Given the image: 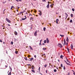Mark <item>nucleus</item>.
Listing matches in <instances>:
<instances>
[{"mask_svg":"<svg viewBox=\"0 0 75 75\" xmlns=\"http://www.w3.org/2000/svg\"><path fill=\"white\" fill-rule=\"evenodd\" d=\"M6 20L7 22H8L9 23H11V21H10V20H9L7 18H6Z\"/></svg>","mask_w":75,"mask_h":75,"instance_id":"f257e3e1","label":"nucleus"},{"mask_svg":"<svg viewBox=\"0 0 75 75\" xmlns=\"http://www.w3.org/2000/svg\"><path fill=\"white\" fill-rule=\"evenodd\" d=\"M37 30L35 31V32L34 33V35L35 37H37Z\"/></svg>","mask_w":75,"mask_h":75,"instance_id":"f03ea898","label":"nucleus"},{"mask_svg":"<svg viewBox=\"0 0 75 75\" xmlns=\"http://www.w3.org/2000/svg\"><path fill=\"white\" fill-rule=\"evenodd\" d=\"M39 12H40V13H39V15H40V16H41V15H42V13H41V11H38Z\"/></svg>","mask_w":75,"mask_h":75,"instance_id":"7ed1b4c3","label":"nucleus"},{"mask_svg":"<svg viewBox=\"0 0 75 75\" xmlns=\"http://www.w3.org/2000/svg\"><path fill=\"white\" fill-rule=\"evenodd\" d=\"M58 45L59 47H60V48H62V45H61V44L59 43Z\"/></svg>","mask_w":75,"mask_h":75,"instance_id":"20e7f679","label":"nucleus"},{"mask_svg":"<svg viewBox=\"0 0 75 75\" xmlns=\"http://www.w3.org/2000/svg\"><path fill=\"white\" fill-rule=\"evenodd\" d=\"M65 14L66 15V18L65 19V20H66V19H67V17H68V14H67V13H65Z\"/></svg>","mask_w":75,"mask_h":75,"instance_id":"39448f33","label":"nucleus"},{"mask_svg":"<svg viewBox=\"0 0 75 75\" xmlns=\"http://www.w3.org/2000/svg\"><path fill=\"white\" fill-rule=\"evenodd\" d=\"M64 61L66 62V63L67 64V65H70V64L68 63V62H67V61H66L64 60Z\"/></svg>","mask_w":75,"mask_h":75,"instance_id":"423d86ee","label":"nucleus"},{"mask_svg":"<svg viewBox=\"0 0 75 75\" xmlns=\"http://www.w3.org/2000/svg\"><path fill=\"white\" fill-rule=\"evenodd\" d=\"M46 41H47V43H49V40L48 39V38H47Z\"/></svg>","mask_w":75,"mask_h":75,"instance_id":"0eeeda50","label":"nucleus"},{"mask_svg":"<svg viewBox=\"0 0 75 75\" xmlns=\"http://www.w3.org/2000/svg\"><path fill=\"white\" fill-rule=\"evenodd\" d=\"M59 21V20H58V19H57L56 20V22L57 24H58V21Z\"/></svg>","mask_w":75,"mask_h":75,"instance_id":"6e6552de","label":"nucleus"},{"mask_svg":"<svg viewBox=\"0 0 75 75\" xmlns=\"http://www.w3.org/2000/svg\"><path fill=\"white\" fill-rule=\"evenodd\" d=\"M14 33L15 35H17L18 33H17V32L15 31L14 32Z\"/></svg>","mask_w":75,"mask_h":75,"instance_id":"1a4fd4ad","label":"nucleus"},{"mask_svg":"<svg viewBox=\"0 0 75 75\" xmlns=\"http://www.w3.org/2000/svg\"><path fill=\"white\" fill-rule=\"evenodd\" d=\"M49 7H50V4H48L47 5V8H49Z\"/></svg>","mask_w":75,"mask_h":75,"instance_id":"9d476101","label":"nucleus"},{"mask_svg":"<svg viewBox=\"0 0 75 75\" xmlns=\"http://www.w3.org/2000/svg\"><path fill=\"white\" fill-rule=\"evenodd\" d=\"M32 69H34V68H35V67H34V65H33L32 67H31Z\"/></svg>","mask_w":75,"mask_h":75,"instance_id":"9b49d317","label":"nucleus"},{"mask_svg":"<svg viewBox=\"0 0 75 75\" xmlns=\"http://www.w3.org/2000/svg\"><path fill=\"white\" fill-rule=\"evenodd\" d=\"M63 57H64V56L62 55H61L60 56V58H62V59H63Z\"/></svg>","mask_w":75,"mask_h":75,"instance_id":"f8f14e48","label":"nucleus"},{"mask_svg":"<svg viewBox=\"0 0 75 75\" xmlns=\"http://www.w3.org/2000/svg\"><path fill=\"white\" fill-rule=\"evenodd\" d=\"M14 8V7L13 6H12L11 8V10H12V8Z\"/></svg>","mask_w":75,"mask_h":75,"instance_id":"ddd939ff","label":"nucleus"},{"mask_svg":"<svg viewBox=\"0 0 75 75\" xmlns=\"http://www.w3.org/2000/svg\"><path fill=\"white\" fill-rule=\"evenodd\" d=\"M74 47V46H73V45H72H72H71V48L72 49V50H73V47Z\"/></svg>","mask_w":75,"mask_h":75,"instance_id":"4468645a","label":"nucleus"},{"mask_svg":"<svg viewBox=\"0 0 75 75\" xmlns=\"http://www.w3.org/2000/svg\"><path fill=\"white\" fill-rule=\"evenodd\" d=\"M29 47L30 50H33V48L31 47V46H29Z\"/></svg>","mask_w":75,"mask_h":75,"instance_id":"2eb2a0df","label":"nucleus"},{"mask_svg":"<svg viewBox=\"0 0 75 75\" xmlns=\"http://www.w3.org/2000/svg\"><path fill=\"white\" fill-rule=\"evenodd\" d=\"M68 43L66 42H65V45H66L67 46H68Z\"/></svg>","mask_w":75,"mask_h":75,"instance_id":"dca6fc26","label":"nucleus"},{"mask_svg":"<svg viewBox=\"0 0 75 75\" xmlns=\"http://www.w3.org/2000/svg\"><path fill=\"white\" fill-rule=\"evenodd\" d=\"M25 19H26V18H22V20H25Z\"/></svg>","mask_w":75,"mask_h":75,"instance_id":"f3484780","label":"nucleus"},{"mask_svg":"<svg viewBox=\"0 0 75 75\" xmlns=\"http://www.w3.org/2000/svg\"><path fill=\"white\" fill-rule=\"evenodd\" d=\"M31 71L32 72H33V73H35V71L34 70H32Z\"/></svg>","mask_w":75,"mask_h":75,"instance_id":"a211bd4d","label":"nucleus"},{"mask_svg":"<svg viewBox=\"0 0 75 75\" xmlns=\"http://www.w3.org/2000/svg\"><path fill=\"white\" fill-rule=\"evenodd\" d=\"M53 6V5L52 4H51L50 6V7H51V8H52V7H53V6Z\"/></svg>","mask_w":75,"mask_h":75,"instance_id":"6ab92c4d","label":"nucleus"},{"mask_svg":"<svg viewBox=\"0 0 75 75\" xmlns=\"http://www.w3.org/2000/svg\"><path fill=\"white\" fill-rule=\"evenodd\" d=\"M66 42V41H65V39H64V45H65Z\"/></svg>","mask_w":75,"mask_h":75,"instance_id":"aec40b11","label":"nucleus"},{"mask_svg":"<svg viewBox=\"0 0 75 75\" xmlns=\"http://www.w3.org/2000/svg\"><path fill=\"white\" fill-rule=\"evenodd\" d=\"M9 69H11V72L12 69L11 68V67H10V66H9Z\"/></svg>","mask_w":75,"mask_h":75,"instance_id":"412c9836","label":"nucleus"},{"mask_svg":"<svg viewBox=\"0 0 75 75\" xmlns=\"http://www.w3.org/2000/svg\"><path fill=\"white\" fill-rule=\"evenodd\" d=\"M60 36H61V37H64V35H60Z\"/></svg>","mask_w":75,"mask_h":75,"instance_id":"4be33fe9","label":"nucleus"},{"mask_svg":"<svg viewBox=\"0 0 75 75\" xmlns=\"http://www.w3.org/2000/svg\"><path fill=\"white\" fill-rule=\"evenodd\" d=\"M67 39H66V41L67 42H68V37H67Z\"/></svg>","mask_w":75,"mask_h":75,"instance_id":"5701e85b","label":"nucleus"},{"mask_svg":"<svg viewBox=\"0 0 75 75\" xmlns=\"http://www.w3.org/2000/svg\"><path fill=\"white\" fill-rule=\"evenodd\" d=\"M67 51H68V52L69 53V49L68 48H67Z\"/></svg>","mask_w":75,"mask_h":75,"instance_id":"b1692460","label":"nucleus"},{"mask_svg":"<svg viewBox=\"0 0 75 75\" xmlns=\"http://www.w3.org/2000/svg\"><path fill=\"white\" fill-rule=\"evenodd\" d=\"M15 53L16 54H18V51H16Z\"/></svg>","mask_w":75,"mask_h":75,"instance_id":"393cba45","label":"nucleus"},{"mask_svg":"<svg viewBox=\"0 0 75 75\" xmlns=\"http://www.w3.org/2000/svg\"><path fill=\"white\" fill-rule=\"evenodd\" d=\"M46 28H43V30L45 31V29H46Z\"/></svg>","mask_w":75,"mask_h":75,"instance_id":"a878e982","label":"nucleus"},{"mask_svg":"<svg viewBox=\"0 0 75 75\" xmlns=\"http://www.w3.org/2000/svg\"><path fill=\"white\" fill-rule=\"evenodd\" d=\"M73 14H71V17H73Z\"/></svg>","mask_w":75,"mask_h":75,"instance_id":"bb28decb","label":"nucleus"},{"mask_svg":"<svg viewBox=\"0 0 75 75\" xmlns=\"http://www.w3.org/2000/svg\"><path fill=\"white\" fill-rule=\"evenodd\" d=\"M30 20H33V18L32 17L30 18Z\"/></svg>","mask_w":75,"mask_h":75,"instance_id":"cd10ccee","label":"nucleus"},{"mask_svg":"<svg viewBox=\"0 0 75 75\" xmlns=\"http://www.w3.org/2000/svg\"><path fill=\"white\" fill-rule=\"evenodd\" d=\"M54 72H57V70L56 69H55L54 70Z\"/></svg>","mask_w":75,"mask_h":75,"instance_id":"c85d7f7f","label":"nucleus"},{"mask_svg":"<svg viewBox=\"0 0 75 75\" xmlns=\"http://www.w3.org/2000/svg\"><path fill=\"white\" fill-rule=\"evenodd\" d=\"M25 59L26 61H27V57L25 58Z\"/></svg>","mask_w":75,"mask_h":75,"instance_id":"c756f323","label":"nucleus"},{"mask_svg":"<svg viewBox=\"0 0 75 75\" xmlns=\"http://www.w3.org/2000/svg\"><path fill=\"white\" fill-rule=\"evenodd\" d=\"M67 62H69V60H68V59H67Z\"/></svg>","mask_w":75,"mask_h":75,"instance_id":"7c9ffc66","label":"nucleus"},{"mask_svg":"<svg viewBox=\"0 0 75 75\" xmlns=\"http://www.w3.org/2000/svg\"><path fill=\"white\" fill-rule=\"evenodd\" d=\"M61 67H62H62H63V66L62 65V64H61Z\"/></svg>","mask_w":75,"mask_h":75,"instance_id":"2f4dec72","label":"nucleus"},{"mask_svg":"<svg viewBox=\"0 0 75 75\" xmlns=\"http://www.w3.org/2000/svg\"><path fill=\"white\" fill-rule=\"evenodd\" d=\"M72 10L73 11H75V10L74 9V8H73L72 9Z\"/></svg>","mask_w":75,"mask_h":75,"instance_id":"473e14b6","label":"nucleus"},{"mask_svg":"<svg viewBox=\"0 0 75 75\" xmlns=\"http://www.w3.org/2000/svg\"><path fill=\"white\" fill-rule=\"evenodd\" d=\"M46 49V48H43V50H46V49Z\"/></svg>","mask_w":75,"mask_h":75,"instance_id":"72a5a7b5","label":"nucleus"},{"mask_svg":"<svg viewBox=\"0 0 75 75\" xmlns=\"http://www.w3.org/2000/svg\"><path fill=\"white\" fill-rule=\"evenodd\" d=\"M41 68L40 67H39V72L40 71V69Z\"/></svg>","mask_w":75,"mask_h":75,"instance_id":"f704fd0d","label":"nucleus"},{"mask_svg":"<svg viewBox=\"0 0 75 75\" xmlns=\"http://www.w3.org/2000/svg\"><path fill=\"white\" fill-rule=\"evenodd\" d=\"M70 23H72V20H70Z\"/></svg>","mask_w":75,"mask_h":75,"instance_id":"c9c22d12","label":"nucleus"},{"mask_svg":"<svg viewBox=\"0 0 75 75\" xmlns=\"http://www.w3.org/2000/svg\"><path fill=\"white\" fill-rule=\"evenodd\" d=\"M32 59L33 60V58H31L30 61H32Z\"/></svg>","mask_w":75,"mask_h":75,"instance_id":"e433bc0d","label":"nucleus"},{"mask_svg":"<svg viewBox=\"0 0 75 75\" xmlns=\"http://www.w3.org/2000/svg\"><path fill=\"white\" fill-rule=\"evenodd\" d=\"M62 42L63 43V44H64V40L62 41Z\"/></svg>","mask_w":75,"mask_h":75,"instance_id":"4c0bfd02","label":"nucleus"},{"mask_svg":"<svg viewBox=\"0 0 75 75\" xmlns=\"http://www.w3.org/2000/svg\"><path fill=\"white\" fill-rule=\"evenodd\" d=\"M44 43H46V40H45L44 41Z\"/></svg>","mask_w":75,"mask_h":75,"instance_id":"58836bf2","label":"nucleus"},{"mask_svg":"<svg viewBox=\"0 0 75 75\" xmlns=\"http://www.w3.org/2000/svg\"><path fill=\"white\" fill-rule=\"evenodd\" d=\"M42 1H43V2H44V1H45V2L46 1H45V0H42Z\"/></svg>","mask_w":75,"mask_h":75,"instance_id":"ea45409f","label":"nucleus"},{"mask_svg":"<svg viewBox=\"0 0 75 75\" xmlns=\"http://www.w3.org/2000/svg\"><path fill=\"white\" fill-rule=\"evenodd\" d=\"M34 57L35 58H36V57H37L36 55H34Z\"/></svg>","mask_w":75,"mask_h":75,"instance_id":"a19ab883","label":"nucleus"},{"mask_svg":"<svg viewBox=\"0 0 75 75\" xmlns=\"http://www.w3.org/2000/svg\"><path fill=\"white\" fill-rule=\"evenodd\" d=\"M44 67H46L47 65L46 64L44 66Z\"/></svg>","mask_w":75,"mask_h":75,"instance_id":"79ce46f5","label":"nucleus"},{"mask_svg":"<svg viewBox=\"0 0 75 75\" xmlns=\"http://www.w3.org/2000/svg\"><path fill=\"white\" fill-rule=\"evenodd\" d=\"M68 75H70V73L69 72L67 74Z\"/></svg>","mask_w":75,"mask_h":75,"instance_id":"37998d69","label":"nucleus"},{"mask_svg":"<svg viewBox=\"0 0 75 75\" xmlns=\"http://www.w3.org/2000/svg\"><path fill=\"white\" fill-rule=\"evenodd\" d=\"M63 69L65 70V67L64 66L63 67Z\"/></svg>","mask_w":75,"mask_h":75,"instance_id":"c03bdc74","label":"nucleus"},{"mask_svg":"<svg viewBox=\"0 0 75 75\" xmlns=\"http://www.w3.org/2000/svg\"><path fill=\"white\" fill-rule=\"evenodd\" d=\"M8 26H10V25L9 24H8Z\"/></svg>","mask_w":75,"mask_h":75,"instance_id":"a18cd8bd","label":"nucleus"},{"mask_svg":"<svg viewBox=\"0 0 75 75\" xmlns=\"http://www.w3.org/2000/svg\"><path fill=\"white\" fill-rule=\"evenodd\" d=\"M41 41H42V40H40V43L41 42Z\"/></svg>","mask_w":75,"mask_h":75,"instance_id":"49530a36","label":"nucleus"},{"mask_svg":"<svg viewBox=\"0 0 75 75\" xmlns=\"http://www.w3.org/2000/svg\"><path fill=\"white\" fill-rule=\"evenodd\" d=\"M5 67L6 68H7V66L6 65V66H5Z\"/></svg>","mask_w":75,"mask_h":75,"instance_id":"de8ad7c7","label":"nucleus"},{"mask_svg":"<svg viewBox=\"0 0 75 75\" xmlns=\"http://www.w3.org/2000/svg\"><path fill=\"white\" fill-rule=\"evenodd\" d=\"M6 2V1H4V2H3V4L5 3Z\"/></svg>","mask_w":75,"mask_h":75,"instance_id":"09e8293b","label":"nucleus"},{"mask_svg":"<svg viewBox=\"0 0 75 75\" xmlns=\"http://www.w3.org/2000/svg\"><path fill=\"white\" fill-rule=\"evenodd\" d=\"M11 44H13V42H11Z\"/></svg>","mask_w":75,"mask_h":75,"instance_id":"8fccbe9b","label":"nucleus"},{"mask_svg":"<svg viewBox=\"0 0 75 75\" xmlns=\"http://www.w3.org/2000/svg\"><path fill=\"white\" fill-rule=\"evenodd\" d=\"M28 65V66H29V65H30V66H31V65H30V64H27Z\"/></svg>","mask_w":75,"mask_h":75,"instance_id":"3c124183","label":"nucleus"},{"mask_svg":"<svg viewBox=\"0 0 75 75\" xmlns=\"http://www.w3.org/2000/svg\"><path fill=\"white\" fill-rule=\"evenodd\" d=\"M47 70H46V72L47 74Z\"/></svg>","mask_w":75,"mask_h":75,"instance_id":"603ef678","label":"nucleus"},{"mask_svg":"<svg viewBox=\"0 0 75 75\" xmlns=\"http://www.w3.org/2000/svg\"><path fill=\"white\" fill-rule=\"evenodd\" d=\"M25 18H27V17H26V16H25Z\"/></svg>","mask_w":75,"mask_h":75,"instance_id":"864d4df0","label":"nucleus"},{"mask_svg":"<svg viewBox=\"0 0 75 75\" xmlns=\"http://www.w3.org/2000/svg\"><path fill=\"white\" fill-rule=\"evenodd\" d=\"M17 7L18 8V9H19V8H20V7H18L17 6Z\"/></svg>","mask_w":75,"mask_h":75,"instance_id":"5fc2aeb1","label":"nucleus"},{"mask_svg":"<svg viewBox=\"0 0 75 75\" xmlns=\"http://www.w3.org/2000/svg\"><path fill=\"white\" fill-rule=\"evenodd\" d=\"M16 0V1H17L18 2V1H19L18 0Z\"/></svg>","mask_w":75,"mask_h":75,"instance_id":"6e6d98bb","label":"nucleus"},{"mask_svg":"<svg viewBox=\"0 0 75 75\" xmlns=\"http://www.w3.org/2000/svg\"><path fill=\"white\" fill-rule=\"evenodd\" d=\"M0 42H3V41H2V40H0Z\"/></svg>","mask_w":75,"mask_h":75,"instance_id":"4d7b16f0","label":"nucleus"},{"mask_svg":"<svg viewBox=\"0 0 75 75\" xmlns=\"http://www.w3.org/2000/svg\"><path fill=\"white\" fill-rule=\"evenodd\" d=\"M9 75H11V72H9Z\"/></svg>","mask_w":75,"mask_h":75,"instance_id":"13d9d810","label":"nucleus"},{"mask_svg":"<svg viewBox=\"0 0 75 75\" xmlns=\"http://www.w3.org/2000/svg\"><path fill=\"white\" fill-rule=\"evenodd\" d=\"M39 45H41V43L40 42V43H39Z\"/></svg>","mask_w":75,"mask_h":75,"instance_id":"bf43d9fd","label":"nucleus"},{"mask_svg":"<svg viewBox=\"0 0 75 75\" xmlns=\"http://www.w3.org/2000/svg\"><path fill=\"white\" fill-rule=\"evenodd\" d=\"M41 54H42V57H43V56L44 55H42V53H41Z\"/></svg>","mask_w":75,"mask_h":75,"instance_id":"052dcab7","label":"nucleus"},{"mask_svg":"<svg viewBox=\"0 0 75 75\" xmlns=\"http://www.w3.org/2000/svg\"><path fill=\"white\" fill-rule=\"evenodd\" d=\"M35 12L36 13V12H37V11H35Z\"/></svg>","mask_w":75,"mask_h":75,"instance_id":"680f3d73","label":"nucleus"},{"mask_svg":"<svg viewBox=\"0 0 75 75\" xmlns=\"http://www.w3.org/2000/svg\"><path fill=\"white\" fill-rule=\"evenodd\" d=\"M16 11H17V12H18V9H17L16 10Z\"/></svg>","mask_w":75,"mask_h":75,"instance_id":"e2e57ef3","label":"nucleus"},{"mask_svg":"<svg viewBox=\"0 0 75 75\" xmlns=\"http://www.w3.org/2000/svg\"><path fill=\"white\" fill-rule=\"evenodd\" d=\"M59 69H61V67H59Z\"/></svg>","mask_w":75,"mask_h":75,"instance_id":"0e129e2a","label":"nucleus"},{"mask_svg":"<svg viewBox=\"0 0 75 75\" xmlns=\"http://www.w3.org/2000/svg\"><path fill=\"white\" fill-rule=\"evenodd\" d=\"M49 3H50V2L48 1V4H49Z\"/></svg>","mask_w":75,"mask_h":75,"instance_id":"69168bd1","label":"nucleus"},{"mask_svg":"<svg viewBox=\"0 0 75 75\" xmlns=\"http://www.w3.org/2000/svg\"><path fill=\"white\" fill-rule=\"evenodd\" d=\"M46 59H44V60H46Z\"/></svg>","mask_w":75,"mask_h":75,"instance_id":"338daca9","label":"nucleus"},{"mask_svg":"<svg viewBox=\"0 0 75 75\" xmlns=\"http://www.w3.org/2000/svg\"><path fill=\"white\" fill-rule=\"evenodd\" d=\"M44 44H45L44 43H42V45H44Z\"/></svg>","mask_w":75,"mask_h":75,"instance_id":"774afa93","label":"nucleus"}]
</instances>
